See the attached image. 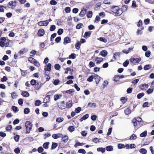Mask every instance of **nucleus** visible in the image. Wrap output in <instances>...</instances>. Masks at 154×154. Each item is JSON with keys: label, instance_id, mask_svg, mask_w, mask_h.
Here are the masks:
<instances>
[{"label": "nucleus", "instance_id": "obj_1", "mask_svg": "<svg viewBox=\"0 0 154 154\" xmlns=\"http://www.w3.org/2000/svg\"><path fill=\"white\" fill-rule=\"evenodd\" d=\"M26 134H29L32 128V125L31 122L29 121H26L25 123Z\"/></svg>", "mask_w": 154, "mask_h": 154}, {"label": "nucleus", "instance_id": "obj_2", "mask_svg": "<svg viewBox=\"0 0 154 154\" xmlns=\"http://www.w3.org/2000/svg\"><path fill=\"white\" fill-rule=\"evenodd\" d=\"M142 119L140 117H138L136 119H134L133 120L132 122L134 124V127L136 126H139L140 127L142 125V124H140L141 122H142Z\"/></svg>", "mask_w": 154, "mask_h": 154}, {"label": "nucleus", "instance_id": "obj_3", "mask_svg": "<svg viewBox=\"0 0 154 154\" xmlns=\"http://www.w3.org/2000/svg\"><path fill=\"white\" fill-rule=\"evenodd\" d=\"M16 1H11L8 3V7L10 8L11 6V8L14 9L16 6Z\"/></svg>", "mask_w": 154, "mask_h": 154}, {"label": "nucleus", "instance_id": "obj_4", "mask_svg": "<svg viewBox=\"0 0 154 154\" xmlns=\"http://www.w3.org/2000/svg\"><path fill=\"white\" fill-rule=\"evenodd\" d=\"M48 24V20L40 21L38 23V25L40 26H47Z\"/></svg>", "mask_w": 154, "mask_h": 154}, {"label": "nucleus", "instance_id": "obj_5", "mask_svg": "<svg viewBox=\"0 0 154 154\" xmlns=\"http://www.w3.org/2000/svg\"><path fill=\"white\" fill-rule=\"evenodd\" d=\"M65 102L64 101H62L59 103L58 107L59 109H65Z\"/></svg>", "mask_w": 154, "mask_h": 154}, {"label": "nucleus", "instance_id": "obj_6", "mask_svg": "<svg viewBox=\"0 0 154 154\" xmlns=\"http://www.w3.org/2000/svg\"><path fill=\"white\" fill-rule=\"evenodd\" d=\"M140 60L141 59L139 58H131L130 59V61L133 63H139Z\"/></svg>", "mask_w": 154, "mask_h": 154}, {"label": "nucleus", "instance_id": "obj_7", "mask_svg": "<svg viewBox=\"0 0 154 154\" xmlns=\"http://www.w3.org/2000/svg\"><path fill=\"white\" fill-rule=\"evenodd\" d=\"M63 136V135L61 134H54L52 135V137L54 139H56L58 138L61 137Z\"/></svg>", "mask_w": 154, "mask_h": 154}, {"label": "nucleus", "instance_id": "obj_8", "mask_svg": "<svg viewBox=\"0 0 154 154\" xmlns=\"http://www.w3.org/2000/svg\"><path fill=\"white\" fill-rule=\"evenodd\" d=\"M71 39L68 37H66L64 39L63 44L66 45V44L70 42Z\"/></svg>", "mask_w": 154, "mask_h": 154}, {"label": "nucleus", "instance_id": "obj_9", "mask_svg": "<svg viewBox=\"0 0 154 154\" xmlns=\"http://www.w3.org/2000/svg\"><path fill=\"white\" fill-rule=\"evenodd\" d=\"M123 11L122 9L118 8L117 9L116 12L115 14V15L117 16H120L122 13Z\"/></svg>", "mask_w": 154, "mask_h": 154}, {"label": "nucleus", "instance_id": "obj_10", "mask_svg": "<svg viewBox=\"0 0 154 154\" xmlns=\"http://www.w3.org/2000/svg\"><path fill=\"white\" fill-rule=\"evenodd\" d=\"M44 33V30L43 29H39L38 32V35L40 36H43Z\"/></svg>", "mask_w": 154, "mask_h": 154}, {"label": "nucleus", "instance_id": "obj_11", "mask_svg": "<svg viewBox=\"0 0 154 154\" xmlns=\"http://www.w3.org/2000/svg\"><path fill=\"white\" fill-rule=\"evenodd\" d=\"M103 58L102 57H97L95 60L97 64H100L103 60Z\"/></svg>", "mask_w": 154, "mask_h": 154}, {"label": "nucleus", "instance_id": "obj_12", "mask_svg": "<svg viewBox=\"0 0 154 154\" xmlns=\"http://www.w3.org/2000/svg\"><path fill=\"white\" fill-rule=\"evenodd\" d=\"M50 95H48L45 97L43 102L44 103H48L50 101Z\"/></svg>", "mask_w": 154, "mask_h": 154}, {"label": "nucleus", "instance_id": "obj_13", "mask_svg": "<svg viewBox=\"0 0 154 154\" xmlns=\"http://www.w3.org/2000/svg\"><path fill=\"white\" fill-rule=\"evenodd\" d=\"M100 77L99 76L97 75L95 76L94 79L95 80V82L97 84H98L99 83V81L100 80Z\"/></svg>", "mask_w": 154, "mask_h": 154}, {"label": "nucleus", "instance_id": "obj_14", "mask_svg": "<svg viewBox=\"0 0 154 154\" xmlns=\"http://www.w3.org/2000/svg\"><path fill=\"white\" fill-rule=\"evenodd\" d=\"M148 87V85L147 84H143L141 85L140 86V88L142 90H145V87H146V88H147Z\"/></svg>", "mask_w": 154, "mask_h": 154}, {"label": "nucleus", "instance_id": "obj_15", "mask_svg": "<svg viewBox=\"0 0 154 154\" xmlns=\"http://www.w3.org/2000/svg\"><path fill=\"white\" fill-rule=\"evenodd\" d=\"M22 95L23 97H27L29 96V94L26 91H23L22 92Z\"/></svg>", "mask_w": 154, "mask_h": 154}, {"label": "nucleus", "instance_id": "obj_16", "mask_svg": "<svg viewBox=\"0 0 154 154\" xmlns=\"http://www.w3.org/2000/svg\"><path fill=\"white\" fill-rule=\"evenodd\" d=\"M86 10L85 9L82 10L79 14V16L81 17H83L86 14Z\"/></svg>", "mask_w": 154, "mask_h": 154}, {"label": "nucleus", "instance_id": "obj_17", "mask_svg": "<svg viewBox=\"0 0 154 154\" xmlns=\"http://www.w3.org/2000/svg\"><path fill=\"white\" fill-rule=\"evenodd\" d=\"M89 117L88 114H86L83 116V117L80 119V122H82L84 120H86Z\"/></svg>", "mask_w": 154, "mask_h": 154}, {"label": "nucleus", "instance_id": "obj_18", "mask_svg": "<svg viewBox=\"0 0 154 154\" xmlns=\"http://www.w3.org/2000/svg\"><path fill=\"white\" fill-rule=\"evenodd\" d=\"M97 150L98 152H101L102 153H103L105 151V149L103 147L98 148L97 149Z\"/></svg>", "mask_w": 154, "mask_h": 154}, {"label": "nucleus", "instance_id": "obj_19", "mask_svg": "<svg viewBox=\"0 0 154 154\" xmlns=\"http://www.w3.org/2000/svg\"><path fill=\"white\" fill-rule=\"evenodd\" d=\"M100 54L103 57H105L107 55V52L105 50H103L101 51Z\"/></svg>", "mask_w": 154, "mask_h": 154}, {"label": "nucleus", "instance_id": "obj_20", "mask_svg": "<svg viewBox=\"0 0 154 154\" xmlns=\"http://www.w3.org/2000/svg\"><path fill=\"white\" fill-rule=\"evenodd\" d=\"M118 7L117 6H113L111 8V11L113 13H115V14L116 12L117 9H118Z\"/></svg>", "mask_w": 154, "mask_h": 154}, {"label": "nucleus", "instance_id": "obj_21", "mask_svg": "<svg viewBox=\"0 0 154 154\" xmlns=\"http://www.w3.org/2000/svg\"><path fill=\"white\" fill-rule=\"evenodd\" d=\"M139 152L142 154H146L147 151L144 148H141L140 149Z\"/></svg>", "mask_w": 154, "mask_h": 154}, {"label": "nucleus", "instance_id": "obj_22", "mask_svg": "<svg viewBox=\"0 0 154 154\" xmlns=\"http://www.w3.org/2000/svg\"><path fill=\"white\" fill-rule=\"evenodd\" d=\"M151 65L150 64L146 65L144 67V69L145 70H148L151 68Z\"/></svg>", "mask_w": 154, "mask_h": 154}, {"label": "nucleus", "instance_id": "obj_23", "mask_svg": "<svg viewBox=\"0 0 154 154\" xmlns=\"http://www.w3.org/2000/svg\"><path fill=\"white\" fill-rule=\"evenodd\" d=\"M49 144V142H46L44 143L43 145V147L45 149H47L48 148V145Z\"/></svg>", "mask_w": 154, "mask_h": 154}, {"label": "nucleus", "instance_id": "obj_24", "mask_svg": "<svg viewBox=\"0 0 154 154\" xmlns=\"http://www.w3.org/2000/svg\"><path fill=\"white\" fill-rule=\"evenodd\" d=\"M101 5V4L100 3H97L95 6V10L96 11L98 10Z\"/></svg>", "mask_w": 154, "mask_h": 154}, {"label": "nucleus", "instance_id": "obj_25", "mask_svg": "<svg viewBox=\"0 0 154 154\" xmlns=\"http://www.w3.org/2000/svg\"><path fill=\"white\" fill-rule=\"evenodd\" d=\"M106 149L107 151H112L113 150L112 146H108L106 147Z\"/></svg>", "mask_w": 154, "mask_h": 154}, {"label": "nucleus", "instance_id": "obj_26", "mask_svg": "<svg viewBox=\"0 0 154 154\" xmlns=\"http://www.w3.org/2000/svg\"><path fill=\"white\" fill-rule=\"evenodd\" d=\"M68 130L69 132H72L75 130V128L74 126H70L68 127Z\"/></svg>", "mask_w": 154, "mask_h": 154}, {"label": "nucleus", "instance_id": "obj_27", "mask_svg": "<svg viewBox=\"0 0 154 154\" xmlns=\"http://www.w3.org/2000/svg\"><path fill=\"white\" fill-rule=\"evenodd\" d=\"M68 140V137L67 136H64L62 138V140L64 143H66L67 142Z\"/></svg>", "mask_w": 154, "mask_h": 154}, {"label": "nucleus", "instance_id": "obj_28", "mask_svg": "<svg viewBox=\"0 0 154 154\" xmlns=\"http://www.w3.org/2000/svg\"><path fill=\"white\" fill-rule=\"evenodd\" d=\"M124 78V76L123 75H117L115 76V79H114V81L115 82H117V80H116V78H118V79H122Z\"/></svg>", "mask_w": 154, "mask_h": 154}, {"label": "nucleus", "instance_id": "obj_29", "mask_svg": "<svg viewBox=\"0 0 154 154\" xmlns=\"http://www.w3.org/2000/svg\"><path fill=\"white\" fill-rule=\"evenodd\" d=\"M62 95H60L56 94L54 96V100H57L59 99L60 98V97Z\"/></svg>", "mask_w": 154, "mask_h": 154}, {"label": "nucleus", "instance_id": "obj_30", "mask_svg": "<svg viewBox=\"0 0 154 154\" xmlns=\"http://www.w3.org/2000/svg\"><path fill=\"white\" fill-rule=\"evenodd\" d=\"M51 64L50 63H49L48 64L46 68V70L50 71L51 69Z\"/></svg>", "mask_w": 154, "mask_h": 154}, {"label": "nucleus", "instance_id": "obj_31", "mask_svg": "<svg viewBox=\"0 0 154 154\" xmlns=\"http://www.w3.org/2000/svg\"><path fill=\"white\" fill-rule=\"evenodd\" d=\"M41 103H42L40 100H37L35 101V104L36 106H38L41 104Z\"/></svg>", "mask_w": 154, "mask_h": 154}, {"label": "nucleus", "instance_id": "obj_32", "mask_svg": "<svg viewBox=\"0 0 154 154\" xmlns=\"http://www.w3.org/2000/svg\"><path fill=\"white\" fill-rule=\"evenodd\" d=\"M98 39L104 43H106L107 42V40L106 38H103V37H100L98 38Z\"/></svg>", "mask_w": 154, "mask_h": 154}, {"label": "nucleus", "instance_id": "obj_33", "mask_svg": "<svg viewBox=\"0 0 154 154\" xmlns=\"http://www.w3.org/2000/svg\"><path fill=\"white\" fill-rule=\"evenodd\" d=\"M147 134V132L146 131H144L143 133H141L140 135V137H145Z\"/></svg>", "mask_w": 154, "mask_h": 154}, {"label": "nucleus", "instance_id": "obj_34", "mask_svg": "<svg viewBox=\"0 0 154 154\" xmlns=\"http://www.w3.org/2000/svg\"><path fill=\"white\" fill-rule=\"evenodd\" d=\"M131 112V110L128 108L126 109L125 110V112L126 115H128L130 114Z\"/></svg>", "mask_w": 154, "mask_h": 154}, {"label": "nucleus", "instance_id": "obj_35", "mask_svg": "<svg viewBox=\"0 0 154 154\" xmlns=\"http://www.w3.org/2000/svg\"><path fill=\"white\" fill-rule=\"evenodd\" d=\"M40 85L39 82H37L35 86V88L36 90H38L40 88Z\"/></svg>", "mask_w": 154, "mask_h": 154}, {"label": "nucleus", "instance_id": "obj_36", "mask_svg": "<svg viewBox=\"0 0 154 154\" xmlns=\"http://www.w3.org/2000/svg\"><path fill=\"white\" fill-rule=\"evenodd\" d=\"M28 61L32 63H34L35 60L32 57H30L28 58Z\"/></svg>", "mask_w": 154, "mask_h": 154}, {"label": "nucleus", "instance_id": "obj_37", "mask_svg": "<svg viewBox=\"0 0 154 154\" xmlns=\"http://www.w3.org/2000/svg\"><path fill=\"white\" fill-rule=\"evenodd\" d=\"M91 34V32L89 31L88 32H86L84 34V36L85 38L87 36H90Z\"/></svg>", "mask_w": 154, "mask_h": 154}, {"label": "nucleus", "instance_id": "obj_38", "mask_svg": "<svg viewBox=\"0 0 154 154\" xmlns=\"http://www.w3.org/2000/svg\"><path fill=\"white\" fill-rule=\"evenodd\" d=\"M11 109L15 112H18L17 107L15 106H13L11 107Z\"/></svg>", "mask_w": 154, "mask_h": 154}, {"label": "nucleus", "instance_id": "obj_39", "mask_svg": "<svg viewBox=\"0 0 154 154\" xmlns=\"http://www.w3.org/2000/svg\"><path fill=\"white\" fill-rule=\"evenodd\" d=\"M57 146L58 145L57 143H53L52 145L51 148L52 149H55Z\"/></svg>", "mask_w": 154, "mask_h": 154}, {"label": "nucleus", "instance_id": "obj_40", "mask_svg": "<svg viewBox=\"0 0 154 154\" xmlns=\"http://www.w3.org/2000/svg\"><path fill=\"white\" fill-rule=\"evenodd\" d=\"M72 101H69L66 103V107L67 108H70L72 106V104L71 103Z\"/></svg>", "mask_w": 154, "mask_h": 154}, {"label": "nucleus", "instance_id": "obj_41", "mask_svg": "<svg viewBox=\"0 0 154 154\" xmlns=\"http://www.w3.org/2000/svg\"><path fill=\"white\" fill-rule=\"evenodd\" d=\"M90 106L91 107L94 106L95 107L96 106V104L95 103H89L88 104V106Z\"/></svg>", "mask_w": 154, "mask_h": 154}, {"label": "nucleus", "instance_id": "obj_42", "mask_svg": "<svg viewBox=\"0 0 154 154\" xmlns=\"http://www.w3.org/2000/svg\"><path fill=\"white\" fill-rule=\"evenodd\" d=\"M92 15V11H89L87 14V16L88 18H91Z\"/></svg>", "mask_w": 154, "mask_h": 154}, {"label": "nucleus", "instance_id": "obj_43", "mask_svg": "<svg viewBox=\"0 0 154 154\" xmlns=\"http://www.w3.org/2000/svg\"><path fill=\"white\" fill-rule=\"evenodd\" d=\"M78 152L79 153H82L83 154H85L86 152L85 150L82 149H79Z\"/></svg>", "mask_w": 154, "mask_h": 154}, {"label": "nucleus", "instance_id": "obj_44", "mask_svg": "<svg viewBox=\"0 0 154 154\" xmlns=\"http://www.w3.org/2000/svg\"><path fill=\"white\" fill-rule=\"evenodd\" d=\"M63 119V118H58L56 119V122H62Z\"/></svg>", "mask_w": 154, "mask_h": 154}, {"label": "nucleus", "instance_id": "obj_45", "mask_svg": "<svg viewBox=\"0 0 154 154\" xmlns=\"http://www.w3.org/2000/svg\"><path fill=\"white\" fill-rule=\"evenodd\" d=\"M17 95L15 92H13L11 94V96L13 99H15L17 98Z\"/></svg>", "mask_w": 154, "mask_h": 154}, {"label": "nucleus", "instance_id": "obj_46", "mask_svg": "<svg viewBox=\"0 0 154 154\" xmlns=\"http://www.w3.org/2000/svg\"><path fill=\"white\" fill-rule=\"evenodd\" d=\"M30 112V110L29 108H25L24 109V112L25 114H28Z\"/></svg>", "mask_w": 154, "mask_h": 154}, {"label": "nucleus", "instance_id": "obj_47", "mask_svg": "<svg viewBox=\"0 0 154 154\" xmlns=\"http://www.w3.org/2000/svg\"><path fill=\"white\" fill-rule=\"evenodd\" d=\"M153 91V88H149L146 91L148 94H150L152 93Z\"/></svg>", "mask_w": 154, "mask_h": 154}, {"label": "nucleus", "instance_id": "obj_48", "mask_svg": "<svg viewBox=\"0 0 154 154\" xmlns=\"http://www.w3.org/2000/svg\"><path fill=\"white\" fill-rule=\"evenodd\" d=\"M128 6L127 5H124L122 7V8H121L123 11H126L127 10Z\"/></svg>", "mask_w": 154, "mask_h": 154}, {"label": "nucleus", "instance_id": "obj_49", "mask_svg": "<svg viewBox=\"0 0 154 154\" xmlns=\"http://www.w3.org/2000/svg\"><path fill=\"white\" fill-rule=\"evenodd\" d=\"M144 94L143 93H139L137 95V97L138 99H140L144 95Z\"/></svg>", "mask_w": 154, "mask_h": 154}, {"label": "nucleus", "instance_id": "obj_50", "mask_svg": "<svg viewBox=\"0 0 154 154\" xmlns=\"http://www.w3.org/2000/svg\"><path fill=\"white\" fill-rule=\"evenodd\" d=\"M75 57L76 55L74 53L72 54L69 56V58L70 59L72 58V59H74L75 58Z\"/></svg>", "mask_w": 154, "mask_h": 154}, {"label": "nucleus", "instance_id": "obj_51", "mask_svg": "<svg viewBox=\"0 0 154 154\" xmlns=\"http://www.w3.org/2000/svg\"><path fill=\"white\" fill-rule=\"evenodd\" d=\"M63 30L62 29H60L57 31V33L59 35H61L63 32Z\"/></svg>", "mask_w": 154, "mask_h": 154}, {"label": "nucleus", "instance_id": "obj_52", "mask_svg": "<svg viewBox=\"0 0 154 154\" xmlns=\"http://www.w3.org/2000/svg\"><path fill=\"white\" fill-rule=\"evenodd\" d=\"M137 136L134 134H132L130 138V139L131 140H134L136 139Z\"/></svg>", "mask_w": 154, "mask_h": 154}, {"label": "nucleus", "instance_id": "obj_53", "mask_svg": "<svg viewBox=\"0 0 154 154\" xmlns=\"http://www.w3.org/2000/svg\"><path fill=\"white\" fill-rule=\"evenodd\" d=\"M80 44L79 42H78L76 43V44L75 45V47L76 49L78 50L80 48Z\"/></svg>", "mask_w": 154, "mask_h": 154}, {"label": "nucleus", "instance_id": "obj_54", "mask_svg": "<svg viewBox=\"0 0 154 154\" xmlns=\"http://www.w3.org/2000/svg\"><path fill=\"white\" fill-rule=\"evenodd\" d=\"M56 35L57 34L56 33H54L51 35V41H52L53 40L54 38L56 37Z\"/></svg>", "mask_w": 154, "mask_h": 154}, {"label": "nucleus", "instance_id": "obj_55", "mask_svg": "<svg viewBox=\"0 0 154 154\" xmlns=\"http://www.w3.org/2000/svg\"><path fill=\"white\" fill-rule=\"evenodd\" d=\"M94 78V77L93 75L90 76L87 79V80L89 82H91L92 81Z\"/></svg>", "mask_w": 154, "mask_h": 154}, {"label": "nucleus", "instance_id": "obj_56", "mask_svg": "<svg viewBox=\"0 0 154 154\" xmlns=\"http://www.w3.org/2000/svg\"><path fill=\"white\" fill-rule=\"evenodd\" d=\"M19 137L20 136L19 135H16L15 136H14V138L16 142H18L19 141Z\"/></svg>", "mask_w": 154, "mask_h": 154}, {"label": "nucleus", "instance_id": "obj_57", "mask_svg": "<svg viewBox=\"0 0 154 154\" xmlns=\"http://www.w3.org/2000/svg\"><path fill=\"white\" fill-rule=\"evenodd\" d=\"M65 92L67 94H71L72 93L74 92V91L72 89H70L69 90L66 91Z\"/></svg>", "mask_w": 154, "mask_h": 154}, {"label": "nucleus", "instance_id": "obj_58", "mask_svg": "<svg viewBox=\"0 0 154 154\" xmlns=\"http://www.w3.org/2000/svg\"><path fill=\"white\" fill-rule=\"evenodd\" d=\"M37 150L38 152L41 153L43 151L44 149L42 146H40L38 148Z\"/></svg>", "mask_w": 154, "mask_h": 154}, {"label": "nucleus", "instance_id": "obj_59", "mask_svg": "<svg viewBox=\"0 0 154 154\" xmlns=\"http://www.w3.org/2000/svg\"><path fill=\"white\" fill-rule=\"evenodd\" d=\"M54 67L56 69L59 70L60 68V66L58 64H56L54 66Z\"/></svg>", "mask_w": 154, "mask_h": 154}, {"label": "nucleus", "instance_id": "obj_60", "mask_svg": "<svg viewBox=\"0 0 154 154\" xmlns=\"http://www.w3.org/2000/svg\"><path fill=\"white\" fill-rule=\"evenodd\" d=\"M118 147L119 149H121L122 148H125V146L123 144H118Z\"/></svg>", "mask_w": 154, "mask_h": 154}, {"label": "nucleus", "instance_id": "obj_61", "mask_svg": "<svg viewBox=\"0 0 154 154\" xmlns=\"http://www.w3.org/2000/svg\"><path fill=\"white\" fill-rule=\"evenodd\" d=\"M56 26L54 25H52L51 26L50 28V30L51 31H54L55 29Z\"/></svg>", "mask_w": 154, "mask_h": 154}, {"label": "nucleus", "instance_id": "obj_62", "mask_svg": "<svg viewBox=\"0 0 154 154\" xmlns=\"http://www.w3.org/2000/svg\"><path fill=\"white\" fill-rule=\"evenodd\" d=\"M4 42V44H5V47H7L9 45V40H6Z\"/></svg>", "mask_w": 154, "mask_h": 154}, {"label": "nucleus", "instance_id": "obj_63", "mask_svg": "<svg viewBox=\"0 0 154 154\" xmlns=\"http://www.w3.org/2000/svg\"><path fill=\"white\" fill-rule=\"evenodd\" d=\"M14 151L16 153L19 154L20 152V150L19 148L17 147L14 149Z\"/></svg>", "mask_w": 154, "mask_h": 154}, {"label": "nucleus", "instance_id": "obj_64", "mask_svg": "<svg viewBox=\"0 0 154 154\" xmlns=\"http://www.w3.org/2000/svg\"><path fill=\"white\" fill-rule=\"evenodd\" d=\"M145 55L146 57H149L150 55V51H147L145 53Z\"/></svg>", "mask_w": 154, "mask_h": 154}]
</instances>
